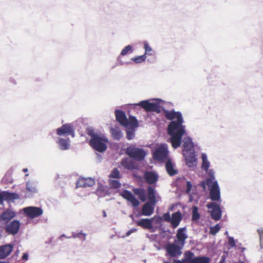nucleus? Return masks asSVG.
<instances>
[{"mask_svg":"<svg viewBox=\"0 0 263 263\" xmlns=\"http://www.w3.org/2000/svg\"><path fill=\"white\" fill-rule=\"evenodd\" d=\"M209 190L210 198L212 202H221L220 189L218 181L215 180L213 183L206 184Z\"/></svg>","mask_w":263,"mask_h":263,"instance_id":"obj_5","label":"nucleus"},{"mask_svg":"<svg viewBox=\"0 0 263 263\" xmlns=\"http://www.w3.org/2000/svg\"><path fill=\"white\" fill-rule=\"evenodd\" d=\"M176 237L177 239L175 240V241L181 245L182 247H184L185 243V240L187 238L186 228L185 227L178 229Z\"/></svg>","mask_w":263,"mask_h":263,"instance_id":"obj_15","label":"nucleus"},{"mask_svg":"<svg viewBox=\"0 0 263 263\" xmlns=\"http://www.w3.org/2000/svg\"><path fill=\"white\" fill-rule=\"evenodd\" d=\"M10 81H11L12 83H13V84H16V82H15V81L14 79H10Z\"/></svg>","mask_w":263,"mask_h":263,"instance_id":"obj_61","label":"nucleus"},{"mask_svg":"<svg viewBox=\"0 0 263 263\" xmlns=\"http://www.w3.org/2000/svg\"><path fill=\"white\" fill-rule=\"evenodd\" d=\"M20 198V197L18 194L4 191V200L7 202H14L15 200Z\"/></svg>","mask_w":263,"mask_h":263,"instance_id":"obj_26","label":"nucleus"},{"mask_svg":"<svg viewBox=\"0 0 263 263\" xmlns=\"http://www.w3.org/2000/svg\"><path fill=\"white\" fill-rule=\"evenodd\" d=\"M16 215L15 211L10 209H7L0 214V223L6 224L13 219Z\"/></svg>","mask_w":263,"mask_h":263,"instance_id":"obj_11","label":"nucleus"},{"mask_svg":"<svg viewBox=\"0 0 263 263\" xmlns=\"http://www.w3.org/2000/svg\"><path fill=\"white\" fill-rule=\"evenodd\" d=\"M112 135L113 138L117 140H119L123 137L121 131L116 129L112 130Z\"/></svg>","mask_w":263,"mask_h":263,"instance_id":"obj_36","label":"nucleus"},{"mask_svg":"<svg viewBox=\"0 0 263 263\" xmlns=\"http://www.w3.org/2000/svg\"><path fill=\"white\" fill-rule=\"evenodd\" d=\"M109 177L113 178H120V172L118 170L117 168H115L110 174Z\"/></svg>","mask_w":263,"mask_h":263,"instance_id":"obj_46","label":"nucleus"},{"mask_svg":"<svg viewBox=\"0 0 263 263\" xmlns=\"http://www.w3.org/2000/svg\"><path fill=\"white\" fill-rule=\"evenodd\" d=\"M4 201V191L0 192V205L3 204Z\"/></svg>","mask_w":263,"mask_h":263,"instance_id":"obj_52","label":"nucleus"},{"mask_svg":"<svg viewBox=\"0 0 263 263\" xmlns=\"http://www.w3.org/2000/svg\"><path fill=\"white\" fill-rule=\"evenodd\" d=\"M204 171L206 172L209 175V177L206 178V184L213 183L215 180H216L215 177V171L213 169L208 168V171Z\"/></svg>","mask_w":263,"mask_h":263,"instance_id":"obj_32","label":"nucleus"},{"mask_svg":"<svg viewBox=\"0 0 263 263\" xmlns=\"http://www.w3.org/2000/svg\"><path fill=\"white\" fill-rule=\"evenodd\" d=\"M192 263H210V259L205 256H197L194 257Z\"/></svg>","mask_w":263,"mask_h":263,"instance_id":"obj_33","label":"nucleus"},{"mask_svg":"<svg viewBox=\"0 0 263 263\" xmlns=\"http://www.w3.org/2000/svg\"><path fill=\"white\" fill-rule=\"evenodd\" d=\"M260 237V246L261 248L263 249V228H260L257 230Z\"/></svg>","mask_w":263,"mask_h":263,"instance_id":"obj_47","label":"nucleus"},{"mask_svg":"<svg viewBox=\"0 0 263 263\" xmlns=\"http://www.w3.org/2000/svg\"><path fill=\"white\" fill-rule=\"evenodd\" d=\"M165 117L171 122L167 125V134L170 136L169 142L174 148L179 147L181 144L182 136L185 133V126L182 113L180 111L164 110Z\"/></svg>","mask_w":263,"mask_h":263,"instance_id":"obj_1","label":"nucleus"},{"mask_svg":"<svg viewBox=\"0 0 263 263\" xmlns=\"http://www.w3.org/2000/svg\"><path fill=\"white\" fill-rule=\"evenodd\" d=\"M146 59V55H142L132 58V60L137 64L144 62Z\"/></svg>","mask_w":263,"mask_h":263,"instance_id":"obj_37","label":"nucleus"},{"mask_svg":"<svg viewBox=\"0 0 263 263\" xmlns=\"http://www.w3.org/2000/svg\"><path fill=\"white\" fill-rule=\"evenodd\" d=\"M0 263H9V262L1 261Z\"/></svg>","mask_w":263,"mask_h":263,"instance_id":"obj_63","label":"nucleus"},{"mask_svg":"<svg viewBox=\"0 0 263 263\" xmlns=\"http://www.w3.org/2000/svg\"><path fill=\"white\" fill-rule=\"evenodd\" d=\"M144 177L147 183L152 184L155 183L158 179V175L154 172H145Z\"/></svg>","mask_w":263,"mask_h":263,"instance_id":"obj_24","label":"nucleus"},{"mask_svg":"<svg viewBox=\"0 0 263 263\" xmlns=\"http://www.w3.org/2000/svg\"><path fill=\"white\" fill-rule=\"evenodd\" d=\"M150 219H152V222L155 221V223L159 224H161L162 221L163 220L162 217L159 216H154L153 218Z\"/></svg>","mask_w":263,"mask_h":263,"instance_id":"obj_48","label":"nucleus"},{"mask_svg":"<svg viewBox=\"0 0 263 263\" xmlns=\"http://www.w3.org/2000/svg\"><path fill=\"white\" fill-rule=\"evenodd\" d=\"M165 168L167 173L171 176H174L178 173V171L174 168V165L170 159H168L165 163Z\"/></svg>","mask_w":263,"mask_h":263,"instance_id":"obj_28","label":"nucleus"},{"mask_svg":"<svg viewBox=\"0 0 263 263\" xmlns=\"http://www.w3.org/2000/svg\"><path fill=\"white\" fill-rule=\"evenodd\" d=\"M108 142V139L103 134L89 140V145L91 147L97 152L103 153L107 148V143Z\"/></svg>","mask_w":263,"mask_h":263,"instance_id":"obj_4","label":"nucleus"},{"mask_svg":"<svg viewBox=\"0 0 263 263\" xmlns=\"http://www.w3.org/2000/svg\"><path fill=\"white\" fill-rule=\"evenodd\" d=\"M182 142L183 154H184V152H188V153L195 152V149L194 148V143L193 142L192 139L191 137H184L182 140Z\"/></svg>","mask_w":263,"mask_h":263,"instance_id":"obj_16","label":"nucleus"},{"mask_svg":"<svg viewBox=\"0 0 263 263\" xmlns=\"http://www.w3.org/2000/svg\"><path fill=\"white\" fill-rule=\"evenodd\" d=\"M109 184L111 187L118 189L121 186V183L117 180H110Z\"/></svg>","mask_w":263,"mask_h":263,"instance_id":"obj_43","label":"nucleus"},{"mask_svg":"<svg viewBox=\"0 0 263 263\" xmlns=\"http://www.w3.org/2000/svg\"><path fill=\"white\" fill-rule=\"evenodd\" d=\"M115 115L117 121L122 125L125 127H127L129 125V121L123 111L116 109L115 110Z\"/></svg>","mask_w":263,"mask_h":263,"instance_id":"obj_18","label":"nucleus"},{"mask_svg":"<svg viewBox=\"0 0 263 263\" xmlns=\"http://www.w3.org/2000/svg\"><path fill=\"white\" fill-rule=\"evenodd\" d=\"M125 152L127 155L136 161H143L146 156V152L143 148L133 144L127 147Z\"/></svg>","mask_w":263,"mask_h":263,"instance_id":"obj_3","label":"nucleus"},{"mask_svg":"<svg viewBox=\"0 0 263 263\" xmlns=\"http://www.w3.org/2000/svg\"><path fill=\"white\" fill-rule=\"evenodd\" d=\"M22 259L25 261L28 259V253H24L22 256Z\"/></svg>","mask_w":263,"mask_h":263,"instance_id":"obj_56","label":"nucleus"},{"mask_svg":"<svg viewBox=\"0 0 263 263\" xmlns=\"http://www.w3.org/2000/svg\"><path fill=\"white\" fill-rule=\"evenodd\" d=\"M86 133L87 134L91 137L90 139H93L95 137L100 135V134L95 133V130L91 127H89L87 128Z\"/></svg>","mask_w":263,"mask_h":263,"instance_id":"obj_39","label":"nucleus"},{"mask_svg":"<svg viewBox=\"0 0 263 263\" xmlns=\"http://www.w3.org/2000/svg\"><path fill=\"white\" fill-rule=\"evenodd\" d=\"M86 234L84 233H83L82 231L80 233H72V236L73 238H78L80 239H82L83 241L86 240Z\"/></svg>","mask_w":263,"mask_h":263,"instance_id":"obj_40","label":"nucleus"},{"mask_svg":"<svg viewBox=\"0 0 263 263\" xmlns=\"http://www.w3.org/2000/svg\"><path fill=\"white\" fill-rule=\"evenodd\" d=\"M95 181L91 178H79L76 183L77 187H86L93 186Z\"/></svg>","mask_w":263,"mask_h":263,"instance_id":"obj_19","label":"nucleus"},{"mask_svg":"<svg viewBox=\"0 0 263 263\" xmlns=\"http://www.w3.org/2000/svg\"><path fill=\"white\" fill-rule=\"evenodd\" d=\"M201 158L202 160L201 168L203 171H208L210 165V162L208 160L206 154L205 153H202Z\"/></svg>","mask_w":263,"mask_h":263,"instance_id":"obj_31","label":"nucleus"},{"mask_svg":"<svg viewBox=\"0 0 263 263\" xmlns=\"http://www.w3.org/2000/svg\"><path fill=\"white\" fill-rule=\"evenodd\" d=\"M24 213L30 218H34L41 216L43 213L41 208L36 206H28L23 209Z\"/></svg>","mask_w":263,"mask_h":263,"instance_id":"obj_12","label":"nucleus"},{"mask_svg":"<svg viewBox=\"0 0 263 263\" xmlns=\"http://www.w3.org/2000/svg\"><path fill=\"white\" fill-rule=\"evenodd\" d=\"M162 219L166 222H170L171 219V216L169 212L163 214Z\"/></svg>","mask_w":263,"mask_h":263,"instance_id":"obj_49","label":"nucleus"},{"mask_svg":"<svg viewBox=\"0 0 263 263\" xmlns=\"http://www.w3.org/2000/svg\"><path fill=\"white\" fill-rule=\"evenodd\" d=\"M121 196L127 201L130 202L133 206L137 207L140 204L139 201L129 191L124 190L121 193Z\"/></svg>","mask_w":263,"mask_h":263,"instance_id":"obj_14","label":"nucleus"},{"mask_svg":"<svg viewBox=\"0 0 263 263\" xmlns=\"http://www.w3.org/2000/svg\"><path fill=\"white\" fill-rule=\"evenodd\" d=\"M155 102H150L149 100H144L140 102L137 105L140 106L147 111H153L159 114L166 110L163 106L164 101L160 99H155Z\"/></svg>","mask_w":263,"mask_h":263,"instance_id":"obj_2","label":"nucleus"},{"mask_svg":"<svg viewBox=\"0 0 263 263\" xmlns=\"http://www.w3.org/2000/svg\"><path fill=\"white\" fill-rule=\"evenodd\" d=\"M147 198H148V202H151L156 204V195H155V188L152 186H148L147 187Z\"/></svg>","mask_w":263,"mask_h":263,"instance_id":"obj_29","label":"nucleus"},{"mask_svg":"<svg viewBox=\"0 0 263 263\" xmlns=\"http://www.w3.org/2000/svg\"><path fill=\"white\" fill-rule=\"evenodd\" d=\"M180 260L181 263H188V260H186L184 257Z\"/></svg>","mask_w":263,"mask_h":263,"instance_id":"obj_57","label":"nucleus"},{"mask_svg":"<svg viewBox=\"0 0 263 263\" xmlns=\"http://www.w3.org/2000/svg\"><path fill=\"white\" fill-rule=\"evenodd\" d=\"M74 130L75 128L72 123H66L57 129V134L60 136L68 135L74 137L75 136Z\"/></svg>","mask_w":263,"mask_h":263,"instance_id":"obj_8","label":"nucleus"},{"mask_svg":"<svg viewBox=\"0 0 263 263\" xmlns=\"http://www.w3.org/2000/svg\"><path fill=\"white\" fill-rule=\"evenodd\" d=\"M103 217H106L107 216L106 213L104 210L103 211Z\"/></svg>","mask_w":263,"mask_h":263,"instance_id":"obj_60","label":"nucleus"},{"mask_svg":"<svg viewBox=\"0 0 263 263\" xmlns=\"http://www.w3.org/2000/svg\"><path fill=\"white\" fill-rule=\"evenodd\" d=\"M220 229V228L219 224H217L215 226L210 228V233L213 235H215L219 231Z\"/></svg>","mask_w":263,"mask_h":263,"instance_id":"obj_42","label":"nucleus"},{"mask_svg":"<svg viewBox=\"0 0 263 263\" xmlns=\"http://www.w3.org/2000/svg\"><path fill=\"white\" fill-rule=\"evenodd\" d=\"M13 245L12 243L6 244L0 246V259H5L12 252Z\"/></svg>","mask_w":263,"mask_h":263,"instance_id":"obj_20","label":"nucleus"},{"mask_svg":"<svg viewBox=\"0 0 263 263\" xmlns=\"http://www.w3.org/2000/svg\"><path fill=\"white\" fill-rule=\"evenodd\" d=\"M135 137L134 130L133 129H127L126 130V138L128 140H132Z\"/></svg>","mask_w":263,"mask_h":263,"instance_id":"obj_44","label":"nucleus"},{"mask_svg":"<svg viewBox=\"0 0 263 263\" xmlns=\"http://www.w3.org/2000/svg\"><path fill=\"white\" fill-rule=\"evenodd\" d=\"M57 143L61 150L65 151L70 148V140L69 138L64 139L59 137L57 140Z\"/></svg>","mask_w":263,"mask_h":263,"instance_id":"obj_25","label":"nucleus"},{"mask_svg":"<svg viewBox=\"0 0 263 263\" xmlns=\"http://www.w3.org/2000/svg\"><path fill=\"white\" fill-rule=\"evenodd\" d=\"M137 231V229H132L130 230H129V231H128L126 233V236H129L133 232H135Z\"/></svg>","mask_w":263,"mask_h":263,"instance_id":"obj_53","label":"nucleus"},{"mask_svg":"<svg viewBox=\"0 0 263 263\" xmlns=\"http://www.w3.org/2000/svg\"><path fill=\"white\" fill-rule=\"evenodd\" d=\"M200 185L203 188V190L205 191L206 190V185H207L206 181L201 182Z\"/></svg>","mask_w":263,"mask_h":263,"instance_id":"obj_54","label":"nucleus"},{"mask_svg":"<svg viewBox=\"0 0 263 263\" xmlns=\"http://www.w3.org/2000/svg\"><path fill=\"white\" fill-rule=\"evenodd\" d=\"M194 253L191 251H185L184 253V257L188 260V263H192L194 259Z\"/></svg>","mask_w":263,"mask_h":263,"instance_id":"obj_35","label":"nucleus"},{"mask_svg":"<svg viewBox=\"0 0 263 263\" xmlns=\"http://www.w3.org/2000/svg\"><path fill=\"white\" fill-rule=\"evenodd\" d=\"M144 46L145 49V53L144 54V55H152L151 52L152 51V49L147 42H145L144 43Z\"/></svg>","mask_w":263,"mask_h":263,"instance_id":"obj_45","label":"nucleus"},{"mask_svg":"<svg viewBox=\"0 0 263 263\" xmlns=\"http://www.w3.org/2000/svg\"><path fill=\"white\" fill-rule=\"evenodd\" d=\"M183 247L175 241L172 243H168L166 246L167 253L172 257H177L182 254L181 249Z\"/></svg>","mask_w":263,"mask_h":263,"instance_id":"obj_7","label":"nucleus"},{"mask_svg":"<svg viewBox=\"0 0 263 263\" xmlns=\"http://www.w3.org/2000/svg\"><path fill=\"white\" fill-rule=\"evenodd\" d=\"M164 263H171V262H168V261H164Z\"/></svg>","mask_w":263,"mask_h":263,"instance_id":"obj_64","label":"nucleus"},{"mask_svg":"<svg viewBox=\"0 0 263 263\" xmlns=\"http://www.w3.org/2000/svg\"><path fill=\"white\" fill-rule=\"evenodd\" d=\"M130 121H129V125L133 126L134 127H137L138 126V122L137 118L133 116H129Z\"/></svg>","mask_w":263,"mask_h":263,"instance_id":"obj_41","label":"nucleus"},{"mask_svg":"<svg viewBox=\"0 0 263 263\" xmlns=\"http://www.w3.org/2000/svg\"><path fill=\"white\" fill-rule=\"evenodd\" d=\"M182 219V216L180 211H177L172 214L170 223L173 228H177L180 224Z\"/></svg>","mask_w":263,"mask_h":263,"instance_id":"obj_23","label":"nucleus"},{"mask_svg":"<svg viewBox=\"0 0 263 263\" xmlns=\"http://www.w3.org/2000/svg\"><path fill=\"white\" fill-rule=\"evenodd\" d=\"M121 164L122 166L127 170H135L137 168L135 162L128 158H124L122 159Z\"/></svg>","mask_w":263,"mask_h":263,"instance_id":"obj_27","label":"nucleus"},{"mask_svg":"<svg viewBox=\"0 0 263 263\" xmlns=\"http://www.w3.org/2000/svg\"><path fill=\"white\" fill-rule=\"evenodd\" d=\"M206 207L211 210L209 212L212 219L218 221L221 219L222 212L219 204L215 202H210L206 204Z\"/></svg>","mask_w":263,"mask_h":263,"instance_id":"obj_6","label":"nucleus"},{"mask_svg":"<svg viewBox=\"0 0 263 263\" xmlns=\"http://www.w3.org/2000/svg\"><path fill=\"white\" fill-rule=\"evenodd\" d=\"M26 190L28 192L26 193V197H31L34 194L37 192V182L34 180L28 181L26 183Z\"/></svg>","mask_w":263,"mask_h":263,"instance_id":"obj_17","label":"nucleus"},{"mask_svg":"<svg viewBox=\"0 0 263 263\" xmlns=\"http://www.w3.org/2000/svg\"><path fill=\"white\" fill-rule=\"evenodd\" d=\"M226 257L224 255H223L221 256L220 260L219 263H226Z\"/></svg>","mask_w":263,"mask_h":263,"instance_id":"obj_55","label":"nucleus"},{"mask_svg":"<svg viewBox=\"0 0 263 263\" xmlns=\"http://www.w3.org/2000/svg\"><path fill=\"white\" fill-rule=\"evenodd\" d=\"M185 164L191 170H194L197 165V159L196 158L195 152L188 153L184 152L183 154Z\"/></svg>","mask_w":263,"mask_h":263,"instance_id":"obj_13","label":"nucleus"},{"mask_svg":"<svg viewBox=\"0 0 263 263\" xmlns=\"http://www.w3.org/2000/svg\"><path fill=\"white\" fill-rule=\"evenodd\" d=\"M4 230L8 234L16 235L20 228L21 223L17 220H13L5 225Z\"/></svg>","mask_w":263,"mask_h":263,"instance_id":"obj_10","label":"nucleus"},{"mask_svg":"<svg viewBox=\"0 0 263 263\" xmlns=\"http://www.w3.org/2000/svg\"><path fill=\"white\" fill-rule=\"evenodd\" d=\"M168 151L166 144H161L153 153L154 159L158 161H162L167 158Z\"/></svg>","mask_w":263,"mask_h":263,"instance_id":"obj_9","label":"nucleus"},{"mask_svg":"<svg viewBox=\"0 0 263 263\" xmlns=\"http://www.w3.org/2000/svg\"><path fill=\"white\" fill-rule=\"evenodd\" d=\"M192 187V184L190 181H187L186 182V193L188 194H190L191 189Z\"/></svg>","mask_w":263,"mask_h":263,"instance_id":"obj_51","label":"nucleus"},{"mask_svg":"<svg viewBox=\"0 0 263 263\" xmlns=\"http://www.w3.org/2000/svg\"><path fill=\"white\" fill-rule=\"evenodd\" d=\"M192 201H193V197L192 195H190V198H189V202H192Z\"/></svg>","mask_w":263,"mask_h":263,"instance_id":"obj_59","label":"nucleus"},{"mask_svg":"<svg viewBox=\"0 0 263 263\" xmlns=\"http://www.w3.org/2000/svg\"><path fill=\"white\" fill-rule=\"evenodd\" d=\"M228 244L231 246V248H233L235 246V241L233 237H228Z\"/></svg>","mask_w":263,"mask_h":263,"instance_id":"obj_50","label":"nucleus"},{"mask_svg":"<svg viewBox=\"0 0 263 263\" xmlns=\"http://www.w3.org/2000/svg\"><path fill=\"white\" fill-rule=\"evenodd\" d=\"M133 192L134 194L138 196L139 198L142 201L144 202L146 200L145 191L143 189L134 188Z\"/></svg>","mask_w":263,"mask_h":263,"instance_id":"obj_30","label":"nucleus"},{"mask_svg":"<svg viewBox=\"0 0 263 263\" xmlns=\"http://www.w3.org/2000/svg\"><path fill=\"white\" fill-rule=\"evenodd\" d=\"M138 226L142 227L144 229L150 230L151 232L153 233L155 231L152 224V219L149 218H142L136 222Z\"/></svg>","mask_w":263,"mask_h":263,"instance_id":"obj_21","label":"nucleus"},{"mask_svg":"<svg viewBox=\"0 0 263 263\" xmlns=\"http://www.w3.org/2000/svg\"><path fill=\"white\" fill-rule=\"evenodd\" d=\"M155 204L148 202L145 203L142 208L141 215L145 216L152 215L154 212Z\"/></svg>","mask_w":263,"mask_h":263,"instance_id":"obj_22","label":"nucleus"},{"mask_svg":"<svg viewBox=\"0 0 263 263\" xmlns=\"http://www.w3.org/2000/svg\"><path fill=\"white\" fill-rule=\"evenodd\" d=\"M133 51L132 46L128 45L125 46L121 51L120 55L124 56L128 53H132Z\"/></svg>","mask_w":263,"mask_h":263,"instance_id":"obj_38","label":"nucleus"},{"mask_svg":"<svg viewBox=\"0 0 263 263\" xmlns=\"http://www.w3.org/2000/svg\"><path fill=\"white\" fill-rule=\"evenodd\" d=\"M200 214L198 213V208L196 206H193L192 208V220L196 221L200 218Z\"/></svg>","mask_w":263,"mask_h":263,"instance_id":"obj_34","label":"nucleus"},{"mask_svg":"<svg viewBox=\"0 0 263 263\" xmlns=\"http://www.w3.org/2000/svg\"><path fill=\"white\" fill-rule=\"evenodd\" d=\"M23 172H27V171H28V169H27V168H24V169L23 170Z\"/></svg>","mask_w":263,"mask_h":263,"instance_id":"obj_62","label":"nucleus"},{"mask_svg":"<svg viewBox=\"0 0 263 263\" xmlns=\"http://www.w3.org/2000/svg\"><path fill=\"white\" fill-rule=\"evenodd\" d=\"M174 263H181L180 260H174Z\"/></svg>","mask_w":263,"mask_h":263,"instance_id":"obj_58","label":"nucleus"}]
</instances>
